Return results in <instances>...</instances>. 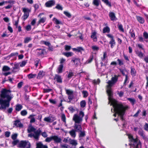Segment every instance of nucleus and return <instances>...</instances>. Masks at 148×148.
Listing matches in <instances>:
<instances>
[{
    "label": "nucleus",
    "instance_id": "obj_1",
    "mask_svg": "<svg viewBox=\"0 0 148 148\" xmlns=\"http://www.w3.org/2000/svg\"><path fill=\"white\" fill-rule=\"evenodd\" d=\"M127 106H124L123 105H118L116 108L115 110H116V113L120 116L121 120L123 121L124 120L123 116L125 114L126 110L128 108Z\"/></svg>",
    "mask_w": 148,
    "mask_h": 148
},
{
    "label": "nucleus",
    "instance_id": "obj_2",
    "mask_svg": "<svg viewBox=\"0 0 148 148\" xmlns=\"http://www.w3.org/2000/svg\"><path fill=\"white\" fill-rule=\"evenodd\" d=\"M107 83L108 85L106 86V92L108 96V100L114 99L112 98L113 95V92L112 87L115 84L110 80H109Z\"/></svg>",
    "mask_w": 148,
    "mask_h": 148
},
{
    "label": "nucleus",
    "instance_id": "obj_3",
    "mask_svg": "<svg viewBox=\"0 0 148 148\" xmlns=\"http://www.w3.org/2000/svg\"><path fill=\"white\" fill-rule=\"evenodd\" d=\"M6 100H3V98H0V109H5L6 108L9 107L10 105V102L12 97H10L9 96L5 97Z\"/></svg>",
    "mask_w": 148,
    "mask_h": 148
},
{
    "label": "nucleus",
    "instance_id": "obj_4",
    "mask_svg": "<svg viewBox=\"0 0 148 148\" xmlns=\"http://www.w3.org/2000/svg\"><path fill=\"white\" fill-rule=\"evenodd\" d=\"M52 140H53L55 143H59L61 142L62 139L57 136L54 135L47 137L45 140V141L46 142H49Z\"/></svg>",
    "mask_w": 148,
    "mask_h": 148
},
{
    "label": "nucleus",
    "instance_id": "obj_5",
    "mask_svg": "<svg viewBox=\"0 0 148 148\" xmlns=\"http://www.w3.org/2000/svg\"><path fill=\"white\" fill-rule=\"evenodd\" d=\"M111 102V105H112L114 108V111L115 112V113L113 115V116L115 117L116 116V114H118V113H116V110H115L116 108L118 105H123L121 103H118V101L115 99L109 100Z\"/></svg>",
    "mask_w": 148,
    "mask_h": 148
},
{
    "label": "nucleus",
    "instance_id": "obj_6",
    "mask_svg": "<svg viewBox=\"0 0 148 148\" xmlns=\"http://www.w3.org/2000/svg\"><path fill=\"white\" fill-rule=\"evenodd\" d=\"M42 132L40 128L38 129L36 132H34V134L30 133L28 134V136L32 138L33 137L35 139L38 140L39 139V136Z\"/></svg>",
    "mask_w": 148,
    "mask_h": 148
},
{
    "label": "nucleus",
    "instance_id": "obj_7",
    "mask_svg": "<svg viewBox=\"0 0 148 148\" xmlns=\"http://www.w3.org/2000/svg\"><path fill=\"white\" fill-rule=\"evenodd\" d=\"M37 55L38 56L43 58L45 55L47 54V53L45 49H37L36 50Z\"/></svg>",
    "mask_w": 148,
    "mask_h": 148
},
{
    "label": "nucleus",
    "instance_id": "obj_8",
    "mask_svg": "<svg viewBox=\"0 0 148 148\" xmlns=\"http://www.w3.org/2000/svg\"><path fill=\"white\" fill-rule=\"evenodd\" d=\"M11 92V91L10 90L4 88L1 92L0 97L2 98H5V97L9 96L10 97H12L9 95L7 94L8 92L10 93Z\"/></svg>",
    "mask_w": 148,
    "mask_h": 148
},
{
    "label": "nucleus",
    "instance_id": "obj_9",
    "mask_svg": "<svg viewBox=\"0 0 148 148\" xmlns=\"http://www.w3.org/2000/svg\"><path fill=\"white\" fill-rule=\"evenodd\" d=\"M28 142L26 141L21 140L18 145V147L21 148H30L31 145L30 143H29L27 145Z\"/></svg>",
    "mask_w": 148,
    "mask_h": 148
},
{
    "label": "nucleus",
    "instance_id": "obj_10",
    "mask_svg": "<svg viewBox=\"0 0 148 148\" xmlns=\"http://www.w3.org/2000/svg\"><path fill=\"white\" fill-rule=\"evenodd\" d=\"M143 34V38L141 36L138 37L139 41L141 42H143L144 39V40L146 42H148V33L146 32L145 31Z\"/></svg>",
    "mask_w": 148,
    "mask_h": 148
},
{
    "label": "nucleus",
    "instance_id": "obj_11",
    "mask_svg": "<svg viewBox=\"0 0 148 148\" xmlns=\"http://www.w3.org/2000/svg\"><path fill=\"white\" fill-rule=\"evenodd\" d=\"M107 36L111 38V40L109 42V44L111 45V48H113L116 44V42L114 39V36L111 34H108Z\"/></svg>",
    "mask_w": 148,
    "mask_h": 148
},
{
    "label": "nucleus",
    "instance_id": "obj_12",
    "mask_svg": "<svg viewBox=\"0 0 148 148\" xmlns=\"http://www.w3.org/2000/svg\"><path fill=\"white\" fill-rule=\"evenodd\" d=\"M73 120L75 121V124L80 123L82 121V117H80L77 114L74 115L73 118Z\"/></svg>",
    "mask_w": 148,
    "mask_h": 148
},
{
    "label": "nucleus",
    "instance_id": "obj_13",
    "mask_svg": "<svg viewBox=\"0 0 148 148\" xmlns=\"http://www.w3.org/2000/svg\"><path fill=\"white\" fill-rule=\"evenodd\" d=\"M127 136L129 141L131 143H133V144H135L136 143L138 142V138H136L135 139L134 138L133 136L131 134H128Z\"/></svg>",
    "mask_w": 148,
    "mask_h": 148
},
{
    "label": "nucleus",
    "instance_id": "obj_14",
    "mask_svg": "<svg viewBox=\"0 0 148 148\" xmlns=\"http://www.w3.org/2000/svg\"><path fill=\"white\" fill-rule=\"evenodd\" d=\"M55 4V1L54 0H50L45 3V5L46 7L51 8Z\"/></svg>",
    "mask_w": 148,
    "mask_h": 148
},
{
    "label": "nucleus",
    "instance_id": "obj_15",
    "mask_svg": "<svg viewBox=\"0 0 148 148\" xmlns=\"http://www.w3.org/2000/svg\"><path fill=\"white\" fill-rule=\"evenodd\" d=\"M53 79L54 80H56L57 82L58 83L62 84V79L61 76L59 75H55Z\"/></svg>",
    "mask_w": 148,
    "mask_h": 148
},
{
    "label": "nucleus",
    "instance_id": "obj_16",
    "mask_svg": "<svg viewBox=\"0 0 148 148\" xmlns=\"http://www.w3.org/2000/svg\"><path fill=\"white\" fill-rule=\"evenodd\" d=\"M138 134L140 136L142 137L143 139L146 140L147 139V137L144 134V131L142 129L139 130L138 132Z\"/></svg>",
    "mask_w": 148,
    "mask_h": 148
},
{
    "label": "nucleus",
    "instance_id": "obj_17",
    "mask_svg": "<svg viewBox=\"0 0 148 148\" xmlns=\"http://www.w3.org/2000/svg\"><path fill=\"white\" fill-rule=\"evenodd\" d=\"M13 125L16 127H22L23 125L21 123L20 121L19 120H16L14 121Z\"/></svg>",
    "mask_w": 148,
    "mask_h": 148
},
{
    "label": "nucleus",
    "instance_id": "obj_18",
    "mask_svg": "<svg viewBox=\"0 0 148 148\" xmlns=\"http://www.w3.org/2000/svg\"><path fill=\"white\" fill-rule=\"evenodd\" d=\"M129 145L131 146L133 145V148H141V143L140 140H139V142H137L135 144L129 143Z\"/></svg>",
    "mask_w": 148,
    "mask_h": 148
},
{
    "label": "nucleus",
    "instance_id": "obj_19",
    "mask_svg": "<svg viewBox=\"0 0 148 148\" xmlns=\"http://www.w3.org/2000/svg\"><path fill=\"white\" fill-rule=\"evenodd\" d=\"M74 128L75 131L78 132H79L82 130V127L80 125H79L77 124H75L74 126Z\"/></svg>",
    "mask_w": 148,
    "mask_h": 148
},
{
    "label": "nucleus",
    "instance_id": "obj_20",
    "mask_svg": "<svg viewBox=\"0 0 148 148\" xmlns=\"http://www.w3.org/2000/svg\"><path fill=\"white\" fill-rule=\"evenodd\" d=\"M109 16L110 18V19L111 21H115L117 20V18L116 17L115 14L113 12H110L109 14Z\"/></svg>",
    "mask_w": 148,
    "mask_h": 148
},
{
    "label": "nucleus",
    "instance_id": "obj_21",
    "mask_svg": "<svg viewBox=\"0 0 148 148\" xmlns=\"http://www.w3.org/2000/svg\"><path fill=\"white\" fill-rule=\"evenodd\" d=\"M80 59L79 58H73L71 62H73L76 66H78L80 62Z\"/></svg>",
    "mask_w": 148,
    "mask_h": 148
},
{
    "label": "nucleus",
    "instance_id": "obj_22",
    "mask_svg": "<svg viewBox=\"0 0 148 148\" xmlns=\"http://www.w3.org/2000/svg\"><path fill=\"white\" fill-rule=\"evenodd\" d=\"M36 148H48L47 145H44L41 142H39L36 144Z\"/></svg>",
    "mask_w": 148,
    "mask_h": 148
},
{
    "label": "nucleus",
    "instance_id": "obj_23",
    "mask_svg": "<svg viewBox=\"0 0 148 148\" xmlns=\"http://www.w3.org/2000/svg\"><path fill=\"white\" fill-rule=\"evenodd\" d=\"M72 49L74 51L77 52L78 53H81L82 51H84V48L81 47H77L76 48H73Z\"/></svg>",
    "mask_w": 148,
    "mask_h": 148
},
{
    "label": "nucleus",
    "instance_id": "obj_24",
    "mask_svg": "<svg viewBox=\"0 0 148 148\" xmlns=\"http://www.w3.org/2000/svg\"><path fill=\"white\" fill-rule=\"evenodd\" d=\"M64 68V65L63 64H60L57 69V72L58 73H62L63 71V69Z\"/></svg>",
    "mask_w": 148,
    "mask_h": 148
},
{
    "label": "nucleus",
    "instance_id": "obj_25",
    "mask_svg": "<svg viewBox=\"0 0 148 148\" xmlns=\"http://www.w3.org/2000/svg\"><path fill=\"white\" fill-rule=\"evenodd\" d=\"M45 73L43 71H40L38 74L37 79H42L43 76L45 75Z\"/></svg>",
    "mask_w": 148,
    "mask_h": 148
},
{
    "label": "nucleus",
    "instance_id": "obj_26",
    "mask_svg": "<svg viewBox=\"0 0 148 148\" xmlns=\"http://www.w3.org/2000/svg\"><path fill=\"white\" fill-rule=\"evenodd\" d=\"M136 18L138 21L141 24H143L145 22L144 19L140 16H136Z\"/></svg>",
    "mask_w": 148,
    "mask_h": 148
},
{
    "label": "nucleus",
    "instance_id": "obj_27",
    "mask_svg": "<svg viewBox=\"0 0 148 148\" xmlns=\"http://www.w3.org/2000/svg\"><path fill=\"white\" fill-rule=\"evenodd\" d=\"M130 73L132 77H134L136 75V71L134 68L131 67Z\"/></svg>",
    "mask_w": 148,
    "mask_h": 148
},
{
    "label": "nucleus",
    "instance_id": "obj_28",
    "mask_svg": "<svg viewBox=\"0 0 148 148\" xmlns=\"http://www.w3.org/2000/svg\"><path fill=\"white\" fill-rule=\"evenodd\" d=\"M23 89L26 93L29 92L31 91L30 88L28 85H25L24 86Z\"/></svg>",
    "mask_w": 148,
    "mask_h": 148
},
{
    "label": "nucleus",
    "instance_id": "obj_29",
    "mask_svg": "<svg viewBox=\"0 0 148 148\" xmlns=\"http://www.w3.org/2000/svg\"><path fill=\"white\" fill-rule=\"evenodd\" d=\"M62 54L67 57H71L73 55V53L72 52H63Z\"/></svg>",
    "mask_w": 148,
    "mask_h": 148
},
{
    "label": "nucleus",
    "instance_id": "obj_30",
    "mask_svg": "<svg viewBox=\"0 0 148 148\" xmlns=\"http://www.w3.org/2000/svg\"><path fill=\"white\" fill-rule=\"evenodd\" d=\"M96 32H94L92 33L90 37L91 38H92L94 41L96 42L97 41V39L96 36Z\"/></svg>",
    "mask_w": 148,
    "mask_h": 148
},
{
    "label": "nucleus",
    "instance_id": "obj_31",
    "mask_svg": "<svg viewBox=\"0 0 148 148\" xmlns=\"http://www.w3.org/2000/svg\"><path fill=\"white\" fill-rule=\"evenodd\" d=\"M16 106L15 110L17 111H19L23 108V106L20 104H18Z\"/></svg>",
    "mask_w": 148,
    "mask_h": 148
},
{
    "label": "nucleus",
    "instance_id": "obj_32",
    "mask_svg": "<svg viewBox=\"0 0 148 148\" xmlns=\"http://www.w3.org/2000/svg\"><path fill=\"white\" fill-rule=\"evenodd\" d=\"M100 3V0H93L92 2L93 5L97 7L98 6Z\"/></svg>",
    "mask_w": 148,
    "mask_h": 148
},
{
    "label": "nucleus",
    "instance_id": "obj_33",
    "mask_svg": "<svg viewBox=\"0 0 148 148\" xmlns=\"http://www.w3.org/2000/svg\"><path fill=\"white\" fill-rule=\"evenodd\" d=\"M118 76H117L116 75H114V77H112L111 80L114 84H115L118 81Z\"/></svg>",
    "mask_w": 148,
    "mask_h": 148
},
{
    "label": "nucleus",
    "instance_id": "obj_34",
    "mask_svg": "<svg viewBox=\"0 0 148 148\" xmlns=\"http://www.w3.org/2000/svg\"><path fill=\"white\" fill-rule=\"evenodd\" d=\"M76 131L74 129H73L69 132V133L70 135L73 138H75L76 136Z\"/></svg>",
    "mask_w": 148,
    "mask_h": 148
},
{
    "label": "nucleus",
    "instance_id": "obj_35",
    "mask_svg": "<svg viewBox=\"0 0 148 148\" xmlns=\"http://www.w3.org/2000/svg\"><path fill=\"white\" fill-rule=\"evenodd\" d=\"M110 31V28L106 26L104 27L103 29V33H109Z\"/></svg>",
    "mask_w": 148,
    "mask_h": 148
},
{
    "label": "nucleus",
    "instance_id": "obj_36",
    "mask_svg": "<svg viewBox=\"0 0 148 148\" xmlns=\"http://www.w3.org/2000/svg\"><path fill=\"white\" fill-rule=\"evenodd\" d=\"M94 58V55L92 54L90 56L89 58L87 60L86 63L87 64H88L91 63L93 60Z\"/></svg>",
    "mask_w": 148,
    "mask_h": 148
},
{
    "label": "nucleus",
    "instance_id": "obj_37",
    "mask_svg": "<svg viewBox=\"0 0 148 148\" xmlns=\"http://www.w3.org/2000/svg\"><path fill=\"white\" fill-rule=\"evenodd\" d=\"M136 54L140 58H142L143 56L144 53L141 51H136Z\"/></svg>",
    "mask_w": 148,
    "mask_h": 148
},
{
    "label": "nucleus",
    "instance_id": "obj_38",
    "mask_svg": "<svg viewBox=\"0 0 148 148\" xmlns=\"http://www.w3.org/2000/svg\"><path fill=\"white\" fill-rule=\"evenodd\" d=\"M36 129L33 127L31 126L29 127L27 129V132L28 133H30L31 132H34H34H36Z\"/></svg>",
    "mask_w": 148,
    "mask_h": 148
},
{
    "label": "nucleus",
    "instance_id": "obj_39",
    "mask_svg": "<svg viewBox=\"0 0 148 148\" xmlns=\"http://www.w3.org/2000/svg\"><path fill=\"white\" fill-rule=\"evenodd\" d=\"M127 99L130 102L132 105H134L136 102V100L134 99L128 98H127Z\"/></svg>",
    "mask_w": 148,
    "mask_h": 148
},
{
    "label": "nucleus",
    "instance_id": "obj_40",
    "mask_svg": "<svg viewBox=\"0 0 148 148\" xmlns=\"http://www.w3.org/2000/svg\"><path fill=\"white\" fill-rule=\"evenodd\" d=\"M46 20L45 18H42L40 19L38 22L37 26L40 23H44Z\"/></svg>",
    "mask_w": 148,
    "mask_h": 148
},
{
    "label": "nucleus",
    "instance_id": "obj_41",
    "mask_svg": "<svg viewBox=\"0 0 148 148\" xmlns=\"http://www.w3.org/2000/svg\"><path fill=\"white\" fill-rule=\"evenodd\" d=\"M129 33L130 34L131 37L132 38H134L135 37V35L134 33V32L133 29H131L130 30Z\"/></svg>",
    "mask_w": 148,
    "mask_h": 148
},
{
    "label": "nucleus",
    "instance_id": "obj_42",
    "mask_svg": "<svg viewBox=\"0 0 148 148\" xmlns=\"http://www.w3.org/2000/svg\"><path fill=\"white\" fill-rule=\"evenodd\" d=\"M32 39L31 37H27L24 39V42L25 43H27L29 41L32 40Z\"/></svg>",
    "mask_w": 148,
    "mask_h": 148
},
{
    "label": "nucleus",
    "instance_id": "obj_43",
    "mask_svg": "<svg viewBox=\"0 0 148 148\" xmlns=\"http://www.w3.org/2000/svg\"><path fill=\"white\" fill-rule=\"evenodd\" d=\"M36 76V74H33L32 73H30L27 75V77L29 79L35 78Z\"/></svg>",
    "mask_w": 148,
    "mask_h": 148
},
{
    "label": "nucleus",
    "instance_id": "obj_44",
    "mask_svg": "<svg viewBox=\"0 0 148 148\" xmlns=\"http://www.w3.org/2000/svg\"><path fill=\"white\" fill-rule=\"evenodd\" d=\"M53 21H54V23L56 25H58L59 24H62V22L59 21L56 18L54 17L53 18Z\"/></svg>",
    "mask_w": 148,
    "mask_h": 148
},
{
    "label": "nucleus",
    "instance_id": "obj_45",
    "mask_svg": "<svg viewBox=\"0 0 148 148\" xmlns=\"http://www.w3.org/2000/svg\"><path fill=\"white\" fill-rule=\"evenodd\" d=\"M106 4L109 7L111 6V4L110 2H109L108 0H101Z\"/></svg>",
    "mask_w": 148,
    "mask_h": 148
},
{
    "label": "nucleus",
    "instance_id": "obj_46",
    "mask_svg": "<svg viewBox=\"0 0 148 148\" xmlns=\"http://www.w3.org/2000/svg\"><path fill=\"white\" fill-rule=\"evenodd\" d=\"M65 91L66 93L68 95L73 94V92L72 90L69 89H66Z\"/></svg>",
    "mask_w": 148,
    "mask_h": 148
},
{
    "label": "nucleus",
    "instance_id": "obj_47",
    "mask_svg": "<svg viewBox=\"0 0 148 148\" xmlns=\"http://www.w3.org/2000/svg\"><path fill=\"white\" fill-rule=\"evenodd\" d=\"M73 98L74 96L73 95V94H72L71 95H68V99H69V101H68L67 102L68 103H70L71 101L73 100Z\"/></svg>",
    "mask_w": 148,
    "mask_h": 148
},
{
    "label": "nucleus",
    "instance_id": "obj_48",
    "mask_svg": "<svg viewBox=\"0 0 148 148\" xmlns=\"http://www.w3.org/2000/svg\"><path fill=\"white\" fill-rule=\"evenodd\" d=\"M86 105V101L84 100L81 101L80 102V105L81 108H84L85 107Z\"/></svg>",
    "mask_w": 148,
    "mask_h": 148
},
{
    "label": "nucleus",
    "instance_id": "obj_49",
    "mask_svg": "<svg viewBox=\"0 0 148 148\" xmlns=\"http://www.w3.org/2000/svg\"><path fill=\"white\" fill-rule=\"evenodd\" d=\"M10 68L9 67L7 66H3L2 70L3 71H6L10 70Z\"/></svg>",
    "mask_w": 148,
    "mask_h": 148
},
{
    "label": "nucleus",
    "instance_id": "obj_50",
    "mask_svg": "<svg viewBox=\"0 0 148 148\" xmlns=\"http://www.w3.org/2000/svg\"><path fill=\"white\" fill-rule=\"evenodd\" d=\"M74 75V73L72 71H69V74L67 75V77L69 79L71 78Z\"/></svg>",
    "mask_w": 148,
    "mask_h": 148
},
{
    "label": "nucleus",
    "instance_id": "obj_51",
    "mask_svg": "<svg viewBox=\"0 0 148 148\" xmlns=\"http://www.w3.org/2000/svg\"><path fill=\"white\" fill-rule=\"evenodd\" d=\"M100 82V80L99 79H98L97 80L95 79L93 80L92 81V82L94 84L97 85L99 84Z\"/></svg>",
    "mask_w": 148,
    "mask_h": 148
},
{
    "label": "nucleus",
    "instance_id": "obj_52",
    "mask_svg": "<svg viewBox=\"0 0 148 148\" xmlns=\"http://www.w3.org/2000/svg\"><path fill=\"white\" fill-rule=\"evenodd\" d=\"M44 120L45 121L49 122H51L53 121V120L51 121V119L49 117H45L44 119Z\"/></svg>",
    "mask_w": 148,
    "mask_h": 148
},
{
    "label": "nucleus",
    "instance_id": "obj_53",
    "mask_svg": "<svg viewBox=\"0 0 148 148\" xmlns=\"http://www.w3.org/2000/svg\"><path fill=\"white\" fill-rule=\"evenodd\" d=\"M118 28L119 30L122 32H124V29L123 28V26L121 24H119L118 25Z\"/></svg>",
    "mask_w": 148,
    "mask_h": 148
},
{
    "label": "nucleus",
    "instance_id": "obj_54",
    "mask_svg": "<svg viewBox=\"0 0 148 148\" xmlns=\"http://www.w3.org/2000/svg\"><path fill=\"white\" fill-rule=\"evenodd\" d=\"M55 8H56L58 10H62L63 9L62 6L60 5L59 4H57Z\"/></svg>",
    "mask_w": 148,
    "mask_h": 148
},
{
    "label": "nucleus",
    "instance_id": "obj_55",
    "mask_svg": "<svg viewBox=\"0 0 148 148\" xmlns=\"http://www.w3.org/2000/svg\"><path fill=\"white\" fill-rule=\"evenodd\" d=\"M19 67V64H14V66L13 67V70L12 71L13 72H15L16 71H14V70L15 69H17Z\"/></svg>",
    "mask_w": 148,
    "mask_h": 148
},
{
    "label": "nucleus",
    "instance_id": "obj_56",
    "mask_svg": "<svg viewBox=\"0 0 148 148\" xmlns=\"http://www.w3.org/2000/svg\"><path fill=\"white\" fill-rule=\"evenodd\" d=\"M27 114V112L26 110H23L21 112V114L22 116H25Z\"/></svg>",
    "mask_w": 148,
    "mask_h": 148
},
{
    "label": "nucleus",
    "instance_id": "obj_57",
    "mask_svg": "<svg viewBox=\"0 0 148 148\" xmlns=\"http://www.w3.org/2000/svg\"><path fill=\"white\" fill-rule=\"evenodd\" d=\"M70 143L72 145L76 146L77 145V141L74 140H72L70 141Z\"/></svg>",
    "mask_w": 148,
    "mask_h": 148
},
{
    "label": "nucleus",
    "instance_id": "obj_58",
    "mask_svg": "<svg viewBox=\"0 0 148 148\" xmlns=\"http://www.w3.org/2000/svg\"><path fill=\"white\" fill-rule=\"evenodd\" d=\"M79 132L80 133L79 134V137H83L85 136L86 134L84 131H81Z\"/></svg>",
    "mask_w": 148,
    "mask_h": 148
},
{
    "label": "nucleus",
    "instance_id": "obj_59",
    "mask_svg": "<svg viewBox=\"0 0 148 148\" xmlns=\"http://www.w3.org/2000/svg\"><path fill=\"white\" fill-rule=\"evenodd\" d=\"M23 84V82L22 81H21L19 82L17 84V87L18 88L20 89L22 87Z\"/></svg>",
    "mask_w": 148,
    "mask_h": 148
},
{
    "label": "nucleus",
    "instance_id": "obj_60",
    "mask_svg": "<svg viewBox=\"0 0 148 148\" xmlns=\"http://www.w3.org/2000/svg\"><path fill=\"white\" fill-rule=\"evenodd\" d=\"M61 120L64 123L66 122V117L64 114H62L61 116Z\"/></svg>",
    "mask_w": 148,
    "mask_h": 148
},
{
    "label": "nucleus",
    "instance_id": "obj_61",
    "mask_svg": "<svg viewBox=\"0 0 148 148\" xmlns=\"http://www.w3.org/2000/svg\"><path fill=\"white\" fill-rule=\"evenodd\" d=\"M29 14L28 12L27 13V14H24L23 16V20L25 21V20H26L29 16Z\"/></svg>",
    "mask_w": 148,
    "mask_h": 148
},
{
    "label": "nucleus",
    "instance_id": "obj_62",
    "mask_svg": "<svg viewBox=\"0 0 148 148\" xmlns=\"http://www.w3.org/2000/svg\"><path fill=\"white\" fill-rule=\"evenodd\" d=\"M141 111L140 109H139L137 112L133 116L134 117H137L138 116V114Z\"/></svg>",
    "mask_w": 148,
    "mask_h": 148
},
{
    "label": "nucleus",
    "instance_id": "obj_63",
    "mask_svg": "<svg viewBox=\"0 0 148 148\" xmlns=\"http://www.w3.org/2000/svg\"><path fill=\"white\" fill-rule=\"evenodd\" d=\"M40 61V60L38 58H37L35 60V65L36 67H37L38 66V64Z\"/></svg>",
    "mask_w": 148,
    "mask_h": 148
},
{
    "label": "nucleus",
    "instance_id": "obj_64",
    "mask_svg": "<svg viewBox=\"0 0 148 148\" xmlns=\"http://www.w3.org/2000/svg\"><path fill=\"white\" fill-rule=\"evenodd\" d=\"M64 14L68 18H71V14L69 12L66 11H64L63 12Z\"/></svg>",
    "mask_w": 148,
    "mask_h": 148
}]
</instances>
